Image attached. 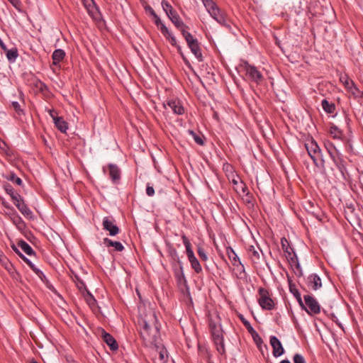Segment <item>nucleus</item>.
I'll return each instance as SVG.
<instances>
[{
    "instance_id": "f257e3e1",
    "label": "nucleus",
    "mask_w": 363,
    "mask_h": 363,
    "mask_svg": "<svg viewBox=\"0 0 363 363\" xmlns=\"http://www.w3.org/2000/svg\"><path fill=\"white\" fill-rule=\"evenodd\" d=\"M210 16L219 24L230 28V22L225 11H222L213 0H202Z\"/></svg>"
},
{
    "instance_id": "f03ea898",
    "label": "nucleus",
    "mask_w": 363,
    "mask_h": 363,
    "mask_svg": "<svg viewBox=\"0 0 363 363\" xmlns=\"http://www.w3.org/2000/svg\"><path fill=\"white\" fill-rule=\"evenodd\" d=\"M306 147L314 164L318 167H324L325 160L318 143L312 140L310 143L306 144Z\"/></svg>"
},
{
    "instance_id": "7ed1b4c3",
    "label": "nucleus",
    "mask_w": 363,
    "mask_h": 363,
    "mask_svg": "<svg viewBox=\"0 0 363 363\" xmlns=\"http://www.w3.org/2000/svg\"><path fill=\"white\" fill-rule=\"evenodd\" d=\"M209 328L213 336V342L217 347L218 352L221 354H224L225 350L221 325L210 321Z\"/></svg>"
},
{
    "instance_id": "20e7f679",
    "label": "nucleus",
    "mask_w": 363,
    "mask_h": 363,
    "mask_svg": "<svg viewBox=\"0 0 363 363\" xmlns=\"http://www.w3.org/2000/svg\"><path fill=\"white\" fill-rule=\"evenodd\" d=\"M155 23L157 26H160V29L162 35L169 41L172 45L176 47L177 48L178 52L181 54L184 61L186 62L187 60L185 59L184 55L182 53L181 47L177 45L176 38L172 34V33L168 30L167 26L162 23L160 17L156 14V17H154Z\"/></svg>"
},
{
    "instance_id": "39448f33",
    "label": "nucleus",
    "mask_w": 363,
    "mask_h": 363,
    "mask_svg": "<svg viewBox=\"0 0 363 363\" xmlns=\"http://www.w3.org/2000/svg\"><path fill=\"white\" fill-rule=\"evenodd\" d=\"M258 294L259 295L258 303L262 309L271 311L274 308V301L271 298L269 292L267 289L260 287L258 289Z\"/></svg>"
},
{
    "instance_id": "423d86ee",
    "label": "nucleus",
    "mask_w": 363,
    "mask_h": 363,
    "mask_svg": "<svg viewBox=\"0 0 363 363\" xmlns=\"http://www.w3.org/2000/svg\"><path fill=\"white\" fill-rule=\"evenodd\" d=\"M303 298L305 303L304 308H301L302 309H304L310 315H316L320 313V306L313 296L311 295H305Z\"/></svg>"
},
{
    "instance_id": "0eeeda50",
    "label": "nucleus",
    "mask_w": 363,
    "mask_h": 363,
    "mask_svg": "<svg viewBox=\"0 0 363 363\" xmlns=\"http://www.w3.org/2000/svg\"><path fill=\"white\" fill-rule=\"evenodd\" d=\"M244 70L245 71L246 75L248 78L259 84L263 79V75L257 69V68L253 65H250L247 62H245L243 65Z\"/></svg>"
},
{
    "instance_id": "6e6552de",
    "label": "nucleus",
    "mask_w": 363,
    "mask_h": 363,
    "mask_svg": "<svg viewBox=\"0 0 363 363\" xmlns=\"http://www.w3.org/2000/svg\"><path fill=\"white\" fill-rule=\"evenodd\" d=\"M115 220L113 218L104 217L102 222V225L104 230L109 232V235L115 236L118 234L119 228L114 223Z\"/></svg>"
},
{
    "instance_id": "1a4fd4ad",
    "label": "nucleus",
    "mask_w": 363,
    "mask_h": 363,
    "mask_svg": "<svg viewBox=\"0 0 363 363\" xmlns=\"http://www.w3.org/2000/svg\"><path fill=\"white\" fill-rule=\"evenodd\" d=\"M152 327L147 323L146 320H143L142 322V328L140 330V335L144 340H146L149 342L154 341L155 334H152Z\"/></svg>"
},
{
    "instance_id": "9d476101",
    "label": "nucleus",
    "mask_w": 363,
    "mask_h": 363,
    "mask_svg": "<svg viewBox=\"0 0 363 363\" xmlns=\"http://www.w3.org/2000/svg\"><path fill=\"white\" fill-rule=\"evenodd\" d=\"M18 99L19 101H12L11 106L16 114L21 116L25 115L23 108L25 106V96L21 90L18 91Z\"/></svg>"
},
{
    "instance_id": "9b49d317",
    "label": "nucleus",
    "mask_w": 363,
    "mask_h": 363,
    "mask_svg": "<svg viewBox=\"0 0 363 363\" xmlns=\"http://www.w3.org/2000/svg\"><path fill=\"white\" fill-rule=\"evenodd\" d=\"M247 254L254 264L259 263L261 255H263L262 250L259 247H255L253 245L248 246Z\"/></svg>"
},
{
    "instance_id": "f8f14e48",
    "label": "nucleus",
    "mask_w": 363,
    "mask_h": 363,
    "mask_svg": "<svg viewBox=\"0 0 363 363\" xmlns=\"http://www.w3.org/2000/svg\"><path fill=\"white\" fill-rule=\"evenodd\" d=\"M270 344L273 348L272 354L274 357H277L284 354V347L279 340L276 336L270 337Z\"/></svg>"
},
{
    "instance_id": "ddd939ff",
    "label": "nucleus",
    "mask_w": 363,
    "mask_h": 363,
    "mask_svg": "<svg viewBox=\"0 0 363 363\" xmlns=\"http://www.w3.org/2000/svg\"><path fill=\"white\" fill-rule=\"evenodd\" d=\"M167 255L170 259L172 267L174 268L183 265L182 262L180 260L179 254L177 250L173 246H169L167 249Z\"/></svg>"
},
{
    "instance_id": "4468645a",
    "label": "nucleus",
    "mask_w": 363,
    "mask_h": 363,
    "mask_svg": "<svg viewBox=\"0 0 363 363\" xmlns=\"http://www.w3.org/2000/svg\"><path fill=\"white\" fill-rule=\"evenodd\" d=\"M308 288L316 291L322 287V282L320 277L316 274H310L306 281Z\"/></svg>"
},
{
    "instance_id": "2eb2a0df",
    "label": "nucleus",
    "mask_w": 363,
    "mask_h": 363,
    "mask_svg": "<svg viewBox=\"0 0 363 363\" xmlns=\"http://www.w3.org/2000/svg\"><path fill=\"white\" fill-rule=\"evenodd\" d=\"M334 164L340 171V177L345 179H346V174H347V169L345 167V161L342 158V155H340L332 159Z\"/></svg>"
},
{
    "instance_id": "dca6fc26",
    "label": "nucleus",
    "mask_w": 363,
    "mask_h": 363,
    "mask_svg": "<svg viewBox=\"0 0 363 363\" xmlns=\"http://www.w3.org/2000/svg\"><path fill=\"white\" fill-rule=\"evenodd\" d=\"M168 106L172 111L178 115H182L184 113V108L182 105V103L179 100L172 99L169 100L167 102V104H164V106Z\"/></svg>"
},
{
    "instance_id": "f3484780",
    "label": "nucleus",
    "mask_w": 363,
    "mask_h": 363,
    "mask_svg": "<svg viewBox=\"0 0 363 363\" xmlns=\"http://www.w3.org/2000/svg\"><path fill=\"white\" fill-rule=\"evenodd\" d=\"M101 336L103 340L107 344L111 350L116 351L118 350V343L111 334L106 333L104 330H103L101 332Z\"/></svg>"
},
{
    "instance_id": "a211bd4d",
    "label": "nucleus",
    "mask_w": 363,
    "mask_h": 363,
    "mask_svg": "<svg viewBox=\"0 0 363 363\" xmlns=\"http://www.w3.org/2000/svg\"><path fill=\"white\" fill-rule=\"evenodd\" d=\"M19 211L26 218H33V213L31 210L28 207V206L25 203L23 199L21 198L16 203H14Z\"/></svg>"
},
{
    "instance_id": "6ab92c4d",
    "label": "nucleus",
    "mask_w": 363,
    "mask_h": 363,
    "mask_svg": "<svg viewBox=\"0 0 363 363\" xmlns=\"http://www.w3.org/2000/svg\"><path fill=\"white\" fill-rule=\"evenodd\" d=\"M109 171V176L113 183H117L121 179V170L118 167L113 164H110L108 166Z\"/></svg>"
},
{
    "instance_id": "aec40b11",
    "label": "nucleus",
    "mask_w": 363,
    "mask_h": 363,
    "mask_svg": "<svg viewBox=\"0 0 363 363\" xmlns=\"http://www.w3.org/2000/svg\"><path fill=\"white\" fill-rule=\"evenodd\" d=\"M174 269V277L177 279V281L179 284L182 285H186L187 281L184 276V269H183V265L177 267L173 268Z\"/></svg>"
},
{
    "instance_id": "412c9836",
    "label": "nucleus",
    "mask_w": 363,
    "mask_h": 363,
    "mask_svg": "<svg viewBox=\"0 0 363 363\" xmlns=\"http://www.w3.org/2000/svg\"><path fill=\"white\" fill-rule=\"evenodd\" d=\"M188 47L191 50V52L196 57V59L199 60V62H203V55L201 53V49L200 48L199 41L196 40L194 43L191 42V44L188 45Z\"/></svg>"
},
{
    "instance_id": "4be33fe9",
    "label": "nucleus",
    "mask_w": 363,
    "mask_h": 363,
    "mask_svg": "<svg viewBox=\"0 0 363 363\" xmlns=\"http://www.w3.org/2000/svg\"><path fill=\"white\" fill-rule=\"evenodd\" d=\"M3 186L6 192L11 196L13 203H16L22 198L19 194L15 192L13 186L9 183H4Z\"/></svg>"
},
{
    "instance_id": "5701e85b",
    "label": "nucleus",
    "mask_w": 363,
    "mask_h": 363,
    "mask_svg": "<svg viewBox=\"0 0 363 363\" xmlns=\"http://www.w3.org/2000/svg\"><path fill=\"white\" fill-rule=\"evenodd\" d=\"M340 80L344 84L345 89H347L348 91H350L352 93H354L352 89H357L354 85V82L351 80L347 74L341 75L340 77Z\"/></svg>"
},
{
    "instance_id": "b1692460",
    "label": "nucleus",
    "mask_w": 363,
    "mask_h": 363,
    "mask_svg": "<svg viewBox=\"0 0 363 363\" xmlns=\"http://www.w3.org/2000/svg\"><path fill=\"white\" fill-rule=\"evenodd\" d=\"M289 291L296 298L301 308H304V303L302 301L301 294L298 289L296 288V285L291 283V281H289Z\"/></svg>"
},
{
    "instance_id": "393cba45",
    "label": "nucleus",
    "mask_w": 363,
    "mask_h": 363,
    "mask_svg": "<svg viewBox=\"0 0 363 363\" xmlns=\"http://www.w3.org/2000/svg\"><path fill=\"white\" fill-rule=\"evenodd\" d=\"M65 57V52L62 49L55 50L52 55V64L54 65H57L60 62H62Z\"/></svg>"
},
{
    "instance_id": "a878e982",
    "label": "nucleus",
    "mask_w": 363,
    "mask_h": 363,
    "mask_svg": "<svg viewBox=\"0 0 363 363\" xmlns=\"http://www.w3.org/2000/svg\"><path fill=\"white\" fill-rule=\"evenodd\" d=\"M325 147L327 150L330 157L331 159L341 155L337 148L330 141H327L325 143Z\"/></svg>"
},
{
    "instance_id": "bb28decb",
    "label": "nucleus",
    "mask_w": 363,
    "mask_h": 363,
    "mask_svg": "<svg viewBox=\"0 0 363 363\" xmlns=\"http://www.w3.org/2000/svg\"><path fill=\"white\" fill-rule=\"evenodd\" d=\"M104 244L108 247H113L115 250L117 252H122L124 250V247L121 242L118 241H113L108 238L104 239Z\"/></svg>"
},
{
    "instance_id": "cd10ccee",
    "label": "nucleus",
    "mask_w": 363,
    "mask_h": 363,
    "mask_svg": "<svg viewBox=\"0 0 363 363\" xmlns=\"http://www.w3.org/2000/svg\"><path fill=\"white\" fill-rule=\"evenodd\" d=\"M161 4L164 11L169 18H172V16H175L177 13V12L173 9L172 5L167 1L162 0Z\"/></svg>"
},
{
    "instance_id": "c85d7f7f",
    "label": "nucleus",
    "mask_w": 363,
    "mask_h": 363,
    "mask_svg": "<svg viewBox=\"0 0 363 363\" xmlns=\"http://www.w3.org/2000/svg\"><path fill=\"white\" fill-rule=\"evenodd\" d=\"M321 106L324 111L330 114L334 113L336 109L335 104L326 99L321 101Z\"/></svg>"
},
{
    "instance_id": "c756f323",
    "label": "nucleus",
    "mask_w": 363,
    "mask_h": 363,
    "mask_svg": "<svg viewBox=\"0 0 363 363\" xmlns=\"http://www.w3.org/2000/svg\"><path fill=\"white\" fill-rule=\"evenodd\" d=\"M54 123L55 127L62 133H66L68 129V123L66 122L62 117H58L54 118Z\"/></svg>"
},
{
    "instance_id": "7c9ffc66",
    "label": "nucleus",
    "mask_w": 363,
    "mask_h": 363,
    "mask_svg": "<svg viewBox=\"0 0 363 363\" xmlns=\"http://www.w3.org/2000/svg\"><path fill=\"white\" fill-rule=\"evenodd\" d=\"M182 239L183 240V243L186 247V255L188 257V259H190L195 257L194 253L191 249V245L189 241V240L187 238V237L183 234L182 235Z\"/></svg>"
},
{
    "instance_id": "2f4dec72",
    "label": "nucleus",
    "mask_w": 363,
    "mask_h": 363,
    "mask_svg": "<svg viewBox=\"0 0 363 363\" xmlns=\"http://www.w3.org/2000/svg\"><path fill=\"white\" fill-rule=\"evenodd\" d=\"M169 19L180 31L182 30V28H189V27L182 21L178 13L175 16H172Z\"/></svg>"
},
{
    "instance_id": "473e14b6",
    "label": "nucleus",
    "mask_w": 363,
    "mask_h": 363,
    "mask_svg": "<svg viewBox=\"0 0 363 363\" xmlns=\"http://www.w3.org/2000/svg\"><path fill=\"white\" fill-rule=\"evenodd\" d=\"M281 247L286 256L291 255L295 252L294 251V249L290 246L289 242L288 240L286 238H282L281 239Z\"/></svg>"
},
{
    "instance_id": "72a5a7b5",
    "label": "nucleus",
    "mask_w": 363,
    "mask_h": 363,
    "mask_svg": "<svg viewBox=\"0 0 363 363\" xmlns=\"http://www.w3.org/2000/svg\"><path fill=\"white\" fill-rule=\"evenodd\" d=\"M18 246L28 255H35V252L32 247L24 240H20L18 242Z\"/></svg>"
},
{
    "instance_id": "f704fd0d",
    "label": "nucleus",
    "mask_w": 363,
    "mask_h": 363,
    "mask_svg": "<svg viewBox=\"0 0 363 363\" xmlns=\"http://www.w3.org/2000/svg\"><path fill=\"white\" fill-rule=\"evenodd\" d=\"M4 52L9 61L14 62L18 56V50L16 48L12 49H6Z\"/></svg>"
},
{
    "instance_id": "c9c22d12",
    "label": "nucleus",
    "mask_w": 363,
    "mask_h": 363,
    "mask_svg": "<svg viewBox=\"0 0 363 363\" xmlns=\"http://www.w3.org/2000/svg\"><path fill=\"white\" fill-rule=\"evenodd\" d=\"M33 84L34 87L36 88L39 92L43 94H46V93L48 91V86L39 79L35 80Z\"/></svg>"
},
{
    "instance_id": "e433bc0d",
    "label": "nucleus",
    "mask_w": 363,
    "mask_h": 363,
    "mask_svg": "<svg viewBox=\"0 0 363 363\" xmlns=\"http://www.w3.org/2000/svg\"><path fill=\"white\" fill-rule=\"evenodd\" d=\"M329 133L333 138L336 139H340L343 135L342 131L335 125L330 126Z\"/></svg>"
},
{
    "instance_id": "4c0bfd02",
    "label": "nucleus",
    "mask_w": 363,
    "mask_h": 363,
    "mask_svg": "<svg viewBox=\"0 0 363 363\" xmlns=\"http://www.w3.org/2000/svg\"><path fill=\"white\" fill-rule=\"evenodd\" d=\"M227 254L228 255V258L230 259L232 264L234 266H236V264L239 263L240 259L238 255L235 252L233 248L229 247L227 249Z\"/></svg>"
},
{
    "instance_id": "58836bf2",
    "label": "nucleus",
    "mask_w": 363,
    "mask_h": 363,
    "mask_svg": "<svg viewBox=\"0 0 363 363\" xmlns=\"http://www.w3.org/2000/svg\"><path fill=\"white\" fill-rule=\"evenodd\" d=\"M189 261L191 264V268L194 270V272L196 274H199L202 272V267L200 264V262H199L196 257L189 259Z\"/></svg>"
},
{
    "instance_id": "ea45409f",
    "label": "nucleus",
    "mask_w": 363,
    "mask_h": 363,
    "mask_svg": "<svg viewBox=\"0 0 363 363\" xmlns=\"http://www.w3.org/2000/svg\"><path fill=\"white\" fill-rule=\"evenodd\" d=\"M5 178L8 181H11V182L16 184L18 186H22L23 185L22 179L20 177H17L16 174L15 173H13V172H11L9 174L6 175Z\"/></svg>"
},
{
    "instance_id": "a19ab883",
    "label": "nucleus",
    "mask_w": 363,
    "mask_h": 363,
    "mask_svg": "<svg viewBox=\"0 0 363 363\" xmlns=\"http://www.w3.org/2000/svg\"><path fill=\"white\" fill-rule=\"evenodd\" d=\"M235 267H236L237 270V277L241 279H245L246 277V272L245 270L244 265L242 264V262L239 261V263L236 264V266Z\"/></svg>"
},
{
    "instance_id": "79ce46f5",
    "label": "nucleus",
    "mask_w": 363,
    "mask_h": 363,
    "mask_svg": "<svg viewBox=\"0 0 363 363\" xmlns=\"http://www.w3.org/2000/svg\"><path fill=\"white\" fill-rule=\"evenodd\" d=\"M240 320H241V322L243 323V325H245V327L246 328V329L247 330V331L252 335H253V333H256V331L253 328V327L251 325L250 323L246 320L245 318V317L243 316V315L242 314H240L238 315Z\"/></svg>"
},
{
    "instance_id": "37998d69",
    "label": "nucleus",
    "mask_w": 363,
    "mask_h": 363,
    "mask_svg": "<svg viewBox=\"0 0 363 363\" xmlns=\"http://www.w3.org/2000/svg\"><path fill=\"white\" fill-rule=\"evenodd\" d=\"M186 29L187 28H184V29L182 28V30L181 31V33H182L183 37L184 38V39L186 40L187 45H189L190 44H191V42L194 43L198 40L194 38L193 37V35L189 31L186 30Z\"/></svg>"
},
{
    "instance_id": "c03bdc74",
    "label": "nucleus",
    "mask_w": 363,
    "mask_h": 363,
    "mask_svg": "<svg viewBox=\"0 0 363 363\" xmlns=\"http://www.w3.org/2000/svg\"><path fill=\"white\" fill-rule=\"evenodd\" d=\"M188 133L190 135H191L194 140V141L199 145H204V140L203 139V136L196 133L194 131L191 130H189Z\"/></svg>"
},
{
    "instance_id": "a18cd8bd",
    "label": "nucleus",
    "mask_w": 363,
    "mask_h": 363,
    "mask_svg": "<svg viewBox=\"0 0 363 363\" xmlns=\"http://www.w3.org/2000/svg\"><path fill=\"white\" fill-rule=\"evenodd\" d=\"M86 7L87 9V11H88V13H89V15L93 18L97 19L98 18L97 15L99 13V11L98 8H96L95 5H93V6H91V5L86 6Z\"/></svg>"
},
{
    "instance_id": "49530a36",
    "label": "nucleus",
    "mask_w": 363,
    "mask_h": 363,
    "mask_svg": "<svg viewBox=\"0 0 363 363\" xmlns=\"http://www.w3.org/2000/svg\"><path fill=\"white\" fill-rule=\"evenodd\" d=\"M86 303L89 304V306L93 308L94 307L96 306V300L94 298V297L89 293L88 292V294L87 296H86Z\"/></svg>"
},
{
    "instance_id": "de8ad7c7",
    "label": "nucleus",
    "mask_w": 363,
    "mask_h": 363,
    "mask_svg": "<svg viewBox=\"0 0 363 363\" xmlns=\"http://www.w3.org/2000/svg\"><path fill=\"white\" fill-rule=\"evenodd\" d=\"M286 258L291 267H296V263H299L298 257L295 252L293 253L291 255L286 256Z\"/></svg>"
},
{
    "instance_id": "09e8293b",
    "label": "nucleus",
    "mask_w": 363,
    "mask_h": 363,
    "mask_svg": "<svg viewBox=\"0 0 363 363\" xmlns=\"http://www.w3.org/2000/svg\"><path fill=\"white\" fill-rule=\"evenodd\" d=\"M13 250H14V252L28 264L29 265L30 264H31L32 262H30V260L29 259H28L25 255H23L18 250L16 247H15L14 245L12 247Z\"/></svg>"
},
{
    "instance_id": "8fccbe9b",
    "label": "nucleus",
    "mask_w": 363,
    "mask_h": 363,
    "mask_svg": "<svg viewBox=\"0 0 363 363\" xmlns=\"http://www.w3.org/2000/svg\"><path fill=\"white\" fill-rule=\"evenodd\" d=\"M198 255L202 261L206 262L208 259V257L204 249L201 247H199L197 250Z\"/></svg>"
},
{
    "instance_id": "3c124183",
    "label": "nucleus",
    "mask_w": 363,
    "mask_h": 363,
    "mask_svg": "<svg viewBox=\"0 0 363 363\" xmlns=\"http://www.w3.org/2000/svg\"><path fill=\"white\" fill-rule=\"evenodd\" d=\"M159 358L162 363H166L167 361V351L164 349H162L160 351Z\"/></svg>"
},
{
    "instance_id": "603ef678",
    "label": "nucleus",
    "mask_w": 363,
    "mask_h": 363,
    "mask_svg": "<svg viewBox=\"0 0 363 363\" xmlns=\"http://www.w3.org/2000/svg\"><path fill=\"white\" fill-rule=\"evenodd\" d=\"M294 363H306L304 357L300 354H295L293 357Z\"/></svg>"
},
{
    "instance_id": "864d4df0",
    "label": "nucleus",
    "mask_w": 363,
    "mask_h": 363,
    "mask_svg": "<svg viewBox=\"0 0 363 363\" xmlns=\"http://www.w3.org/2000/svg\"><path fill=\"white\" fill-rule=\"evenodd\" d=\"M146 194H147L149 196H152L155 194V190H154V188H153V186H152L150 185V184H147Z\"/></svg>"
},
{
    "instance_id": "5fc2aeb1",
    "label": "nucleus",
    "mask_w": 363,
    "mask_h": 363,
    "mask_svg": "<svg viewBox=\"0 0 363 363\" xmlns=\"http://www.w3.org/2000/svg\"><path fill=\"white\" fill-rule=\"evenodd\" d=\"M42 281H43L44 283H47L48 282V280L47 279L45 275L43 274V272L40 270L37 274H35Z\"/></svg>"
},
{
    "instance_id": "6e6d98bb",
    "label": "nucleus",
    "mask_w": 363,
    "mask_h": 363,
    "mask_svg": "<svg viewBox=\"0 0 363 363\" xmlns=\"http://www.w3.org/2000/svg\"><path fill=\"white\" fill-rule=\"evenodd\" d=\"M252 337L254 338V340L255 341V342L257 343V345L258 346L259 344H262L263 342L262 338L259 337V335L257 334V332H256V333H253Z\"/></svg>"
},
{
    "instance_id": "4d7b16f0",
    "label": "nucleus",
    "mask_w": 363,
    "mask_h": 363,
    "mask_svg": "<svg viewBox=\"0 0 363 363\" xmlns=\"http://www.w3.org/2000/svg\"><path fill=\"white\" fill-rule=\"evenodd\" d=\"M295 269L296 270V273L297 276H298V277L303 276V270H302V268H301V267L300 265V263H296Z\"/></svg>"
},
{
    "instance_id": "13d9d810",
    "label": "nucleus",
    "mask_w": 363,
    "mask_h": 363,
    "mask_svg": "<svg viewBox=\"0 0 363 363\" xmlns=\"http://www.w3.org/2000/svg\"><path fill=\"white\" fill-rule=\"evenodd\" d=\"M48 113L53 121H54V118H57L59 117V116H57V113L55 109H50L48 111Z\"/></svg>"
},
{
    "instance_id": "bf43d9fd",
    "label": "nucleus",
    "mask_w": 363,
    "mask_h": 363,
    "mask_svg": "<svg viewBox=\"0 0 363 363\" xmlns=\"http://www.w3.org/2000/svg\"><path fill=\"white\" fill-rule=\"evenodd\" d=\"M145 10L147 11H149L150 13L153 16V17H156V13L155 12V11L153 10V9L150 6H147L145 7Z\"/></svg>"
},
{
    "instance_id": "052dcab7",
    "label": "nucleus",
    "mask_w": 363,
    "mask_h": 363,
    "mask_svg": "<svg viewBox=\"0 0 363 363\" xmlns=\"http://www.w3.org/2000/svg\"><path fill=\"white\" fill-rule=\"evenodd\" d=\"M28 266L33 271V272H35V274H37L40 270L37 268L33 263L30 264Z\"/></svg>"
},
{
    "instance_id": "680f3d73",
    "label": "nucleus",
    "mask_w": 363,
    "mask_h": 363,
    "mask_svg": "<svg viewBox=\"0 0 363 363\" xmlns=\"http://www.w3.org/2000/svg\"><path fill=\"white\" fill-rule=\"evenodd\" d=\"M28 266L33 271V272H35V274H37L40 270L37 268L33 263L30 264Z\"/></svg>"
},
{
    "instance_id": "e2e57ef3",
    "label": "nucleus",
    "mask_w": 363,
    "mask_h": 363,
    "mask_svg": "<svg viewBox=\"0 0 363 363\" xmlns=\"http://www.w3.org/2000/svg\"><path fill=\"white\" fill-rule=\"evenodd\" d=\"M28 266L33 271V272H35V274H37L40 270L37 268L33 263L30 264Z\"/></svg>"
},
{
    "instance_id": "0e129e2a",
    "label": "nucleus",
    "mask_w": 363,
    "mask_h": 363,
    "mask_svg": "<svg viewBox=\"0 0 363 363\" xmlns=\"http://www.w3.org/2000/svg\"><path fill=\"white\" fill-rule=\"evenodd\" d=\"M28 266L33 271V272H35V274H37L40 270L37 268L33 263L30 264Z\"/></svg>"
},
{
    "instance_id": "69168bd1",
    "label": "nucleus",
    "mask_w": 363,
    "mask_h": 363,
    "mask_svg": "<svg viewBox=\"0 0 363 363\" xmlns=\"http://www.w3.org/2000/svg\"><path fill=\"white\" fill-rule=\"evenodd\" d=\"M28 266L33 271V272H35V274H37L40 270L37 268L33 263L30 264Z\"/></svg>"
},
{
    "instance_id": "338daca9",
    "label": "nucleus",
    "mask_w": 363,
    "mask_h": 363,
    "mask_svg": "<svg viewBox=\"0 0 363 363\" xmlns=\"http://www.w3.org/2000/svg\"><path fill=\"white\" fill-rule=\"evenodd\" d=\"M311 214L313 216H314L316 218H318V220H320V216L318 215V213L317 212H315V211H313V209H311Z\"/></svg>"
},
{
    "instance_id": "774afa93",
    "label": "nucleus",
    "mask_w": 363,
    "mask_h": 363,
    "mask_svg": "<svg viewBox=\"0 0 363 363\" xmlns=\"http://www.w3.org/2000/svg\"><path fill=\"white\" fill-rule=\"evenodd\" d=\"M311 214L313 216H314L316 218H318V220H320V216L318 215V213L317 212H315V211H313V209H311Z\"/></svg>"
}]
</instances>
